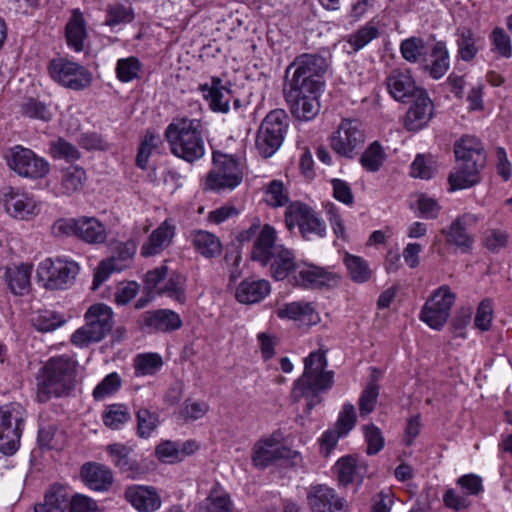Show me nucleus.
Returning a JSON list of instances; mask_svg holds the SVG:
<instances>
[{"instance_id":"30","label":"nucleus","mask_w":512,"mask_h":512,"mask_svg":"<svg viewBox=\"0 0 512 512\" xmlns=\"http://www.w3.org/2000/svg\"><path fill=\"white\" fill-rule=\"evenodd\" d=\"M430 61L426 58L421 65L424 73L432 79H441L450 68V57L446 43L436 41L430 48Z\"/></svg>"},{"instance_id":"44","label":"nucleus","mask_w":512,"mask_h":512,"mask_svg":"<svg viewBox=\"0 0 512 512\" xmlns=\"http://www.w3.org/2000/svg\"><path fill=\"white\" fill-rule=\"evenodd\" d=\"M131 419L127 406L123 404L108 405L102 413V420L106 427L118 430Z\"/></svg>"},{"instance_id":"49","label":"nucleus","mask_w":512,"mask_h":512,"mask_svg":"<svg viewBox=\"0 0 512 512\" xmlns=\"http://www.w3.org/2000/svg\"><path fill=\"white\" fill-rule=\"evenodd\" d=\"M21 113L32 119L48 122L52 118V112L42 101L29 97L22 101L20 105Z\"/></svg>"},{"instance_id":"57","label":"nucleus","mask_w":512,"mask_h":512,"mask_svg":"<svg viewBox=\"0 0 512 512\" xmlns=\"http://www.w3.org/2000/svg\"><path fill=\"white\" fill-rule=\"evenodd\" d=\"M449 313L441 309H436L425 303L421 312L420 319L430 328L440 330L449 318Z\"/></svg>"},{"instance_id":"15","label":"nucleus","mask_w":512,"mask_h":512,"mask_svg":"<svg viewBox=\"0 0 512 512\" xmlns=\"http://www.w3.org/2000/svg\"><path fill=\"white\" fill-rule=\"evenodd\" d=\"M365 142L362 124L357 119H344L331 137L330 145L338 155L352 158Z\"/></svg>"},{"instance_id":"45","label":"nucleus","mask_w":512,"mask_h":512,"mask_svg":"<svg viewBox=\"0 0 512 512\" xmlns=\"http://www.w3.org/2000/svg\"><path fill=\"white\" fill-rule=\"evenodd\" d=\"M380 35L378 26L374 21L367 22L364 26L360 27L357 31L350 34L347 43L353 48L355 52L360 51L372 40L377 39Z\"/></svg>"},{"instance_id":"55","label":"nucleus","mask_w":512,"mask_h":512,"mask_svg":"<svg viewBox=\"0 0 512 512\" xmlns=\"http://www.w3.org/2000/svg\"><path fill=\"white\" fill-rule=\"evenodd\" d=\"M122 385V379L118 373L112 372L108 374L93 390V398L96 401L104 400L105 398L115 394Z\"/></svg>"},{"instance_id":"63","label":"nucleus","mask_w":512,"mask_h":512,"mask_svg":"<svg viewBox=\"0 0 512 512\" xmlns=\"http://www.w3.org/2000/svg\"><path fill=\"white\" fill-rule=\"evenodd\" d=\"M133 18L131 9L121 4H114L107 8L105 23L109 26H116L122 23L131 22Z\"/></svg>"},{"instance_id":"4","label":"nucleus","mask_w":512,"mask_h":512,"mask_svg":"<svg viewBox=\"0 0 512 512\" xmlns=\"http://www.w3.org/2000/svg\"><path fill=\"white\" fill-rule=\"evenodd\" d=\"M456 167L449 174L451 190L473 187L480 181V171L486 165V153L480 139L465 135L454 144Z\"/></svg>"},{"instance_id":"39","label":"nucleus","mask_w":512,"mask_h":512,"mask_svg":"<svg viewBox=\"0 0 512 512\" xmlns=\"http://www.w3.org/2000/svg\"><path fill=\"white\" fill-rule=\"evenodd\" d=\"M66 323L63 314L43 309L36 311L31 317V325L39 332H52Z\"/></svg>"},{"instance_id":"5","label":"nucleus","mask_w":512,"mask_h":512,"mask_svg":"<svg viewBox=\"0 0 512 512\" xmlns=\"http://www.w3.org/2000/svg\"><path fill=\"white\" fill-rule=\"evenodd\" d=\"M77 362L67 355L50 358L37 376L36 399L46 403L67 396L75 387Z\"/></svg>"},{"instance_id":"26","label":"nucleus","mask_w":512,"mask_h":512,"mask_svg":"<svg viewBox=\"0 0 512 512\" xmlns=\"http://www.w3.org/2000/svg\"><path fill=\"white\" fill-rule=\"evenodd\" d=\"M404 117V127L408 131H418L424 128L432 118L433 102L427 91L423 95L414 98Z\"/></svg>"},{"instance_id":"29","label":"nucleus","mask_w":512,"mask_h":512,"mask_svg":"<svg viewBox=\"0 0 512 512\" xmlns=\"http://www.w3.org/2000/svg\"><path fill=\"white\" fill-rule=\"evenodd\" d=\"M203 97L209 102V107L214 112L227 113L231 100V90L222 84L218 77H212L211 84L199 85Z\"/></svg>"},{"instance_id":"53","label":"nucleus","mask_w":512,"mask_h":512,"mask_svg":"<svg viewBox=\"0 0 512 512\" xmlns=\"http://www.w3.org/2000/svg\"><path fill=\"white\" fill-rule=\"evenodd\" d=\"M50 154L55 159H63L67 162H74L81 158V153L77 147L63 138L51 142Z\"/></svg>"},{"instance_id":"13","label":"nucleus","mask_w":512,"mask_h":512,"mask_svg":"<svg viewBox=\"0 0 512 512\" xmlns=\"http://www.w3.org/2000/svg\"><path fill=\"white\" fill-rule=\"evenodd\" d=\"M285 224L290 231L297 226L302 237L306 239L312 234L318 237L326 235L325 222L310 206L298 201L286 207Z\"/></svg>"},{"instance_id":"33","label":"nucleus","mask_w":512,"mask_h":512,"mask_svg":"<svg viewBox=\"0 0 512 512\" xmlns=\"http://www.w3.org/2000/svg\"><path fill=\"white\" fill-rule=\"evenodd\" d=\"M86 179V171L80 166L71 165L62 168L59 171L58 193L65 196L77 193L82 190Z\"/></svg>"},{"instance_id":"52","label":"nucleus","mask_w":512,"mask_h":512,"mask_svg":"<svg viewBox=\"0 0 512 512\" xmlns=\"http://www.w3.org/2000/svg\"><path fill=\"white\" fill-rule=\"evenodd\" d=\"M163 365L162 358L156 353L139 354L134 360L137 376L153 375Z\"/></svg>"},{"instance_id":"35","label":"nucleus","mask_w":512,"mask_h":512,"mask_svg":"<svg viewBox=\"0 0 512 512\" xmlns=\"http://www.w3.org/2000/svg\"><path fill=\"white\" fill-rule=\"evenodd\" d=\"M189 239L194 249L207 259L215 258L221 254L222 244L219 238L205 230H193Z\"/></svg>"},{"instance_id":"20","label":"nucleus","mask_w":512,"mask_h":512,"mask_svg":"<svg viewBox=\"0 0 512 512\" xmlns=\"http://www.w3.org/2000/svg\"><path fill=\"white\" fill-rule=\"evenodd\" d=\"M389 95L398 102L410 103L426 90L417 85L409 69H394L385 79Z\"/></svg>"},{"instance_id":"48","label":"nucleus","mask_w":512,"mask_h":512,"mask_svg":"<svg viewBox=\"0 0 512 512\" xmlns=\"http://www.w3.org/2000/svg\"><path fill=\"white\" fill-rule=\"evenodd\" d=\"M141 70L142 63L134 56L119 59L115 69L118 80L123 83L139 78Z\"/></svg>"},{"instance_id":"37","label":"nucleus","mask_w":512,"mask_h":512,"mask_svg":"<svg viewBox=\"0 0 512 512\" xmlns=\"http://www.w3.org/2000/svg\"><path fill=\"white\" fill-rule=\"evenodd\" d=\"M65 36L68 46L75 52H81L84 49L87 31L83 15L80 12H74L67 22Z\"/></svg>"},{"instance_id":"32","label":"nucleus","mask_w":512,"mask_h":512,"mask_svg":"<svg viewBox=\"0 0 512 512\" xmlns=\"http://www.w3.org/2000/svg\"><path fill=\"white\" fill-rule=\"evenodd\" d=\"M271 292V285L265 279H244L236 289L235 297L242 304L261 302Z\"/></svg>"},{"instance_id":"1","label":"nucleus","mask_w":512,"mask_h":512,"mask_svg":"<svg viewBox=\"0 0 512 512\" xmlns=\"http://www.w3.org/2000/svg\"><path fill=\"white\" fill-rule=\"evenodd\" d=\"M327 68V59L314 53L298 55L287 66L283 93L295 118L310 121L318 115V98L324 86L322 77Z\"/></svg>"},{"instance_id":"3","label":"nucleus","mask_w":512,"mask_h":512,"mask_svg":"<svg viewBox=\"0 0 512 512\" xmlns=\"http://www.w3.org/2000/svg\"><path fill=\"white\" fill-rule=\"evenodd\" d=\"M276 240V229L265 224L254 241L251 259L263 267L269 266L270 275L274 280H289L299 262L291 250L282 244H276Z\"/></svg>"},{"instance_id":"10","label":"nucleus","mask_w":512,"mask_h":512,"mask_svg":"<svg viewBox=\"0 0 512 512\" xmlns=\"http://www.w3.org/2000/svg\"><path fill=\"white\" fill-rule=\"evenodd\" d=\"M26 410L19 403L0 407V452L13 455L19 448Z\"/></svg>"},{"instance_id":"51","label":"nucleus","mask_w":512,"mask_h":512,"mask_svg":"<svg viewBox=\"0 0 512 512\" xmlns=\"http://www.w3.org/2000/svg\"><path fill=\"white\" fill-rule=\"evenodd\" d=\"M386 158L385 152L379 142L375 141L368 146L360 158L362 166L370 172H376Z\"/></svg>"},{"instance_id":"59","label":"nucleus","mask_w":512,"mask_h":512,"mask_svg":"<svg viewBox=\"0 0 512 512\" xmlns=\"http://www.w3.org/2000/svg\"><path fill=\"white\" fill-rule=\"evenodd\" d=\"M455 301V295L451 292L448 286H441L436 290L433 295L426 301V304L444 310L450 314L451 307Z\"/></svg>"},{"instance_id":"14","label":"nucleus","mask_w":512,"mask_h":512,"mask_svg":"<svg viewBox=\"0 0 512 512\" xmlns=\"http://www.w3.org/2000/svg\"><path fill=\"white\" fill-rule=\"evenodd\" d=\"M48 72L55 82L76 91L87 88L92 82V75L84 66L62 57L49 62Z\"/></svg>"},{"instance_id":"42","label":"nucleus","mask_w":512,"mask_h":512,"mask_svg":"<svg viewBox=\"0 0 512 512\" xmlns=\"http://www.w3.org/2000/svg\"><path fill=\"white\" fill-rule=\"evenodd\" d=\"M343 261L348 271V275L353 282L362 284L370 280L372 270L365 259L360 256L346 253Z\"/></svg>"},{"instance_id":"19","label":"nucleus","mask_w":512,"mask_h":512,"mask_svg":"<svg viewBox=\"0 0 512 512\" xmlns=\"http://www.w3.org/2000/svg\"><path fill=\"white\" fill-rule=\"evenodd\" d=\"M480 220V215L470 212L459 215L447 228L442 230L447 244L454 246L461 253H469L474 244V236L469 233L468 229L475 226Z\"/></svg>"},{"instance_id":"61","label":"nucleus","mask_w":512,"mask_h":512,"mask_svg":"<svg viewBox=\"0 0 512 512\" xmlns=\"http://www.w3.org/2000/svg\"><path fill=\"white\" fill-rule=\"evenodd\" d=\"M356 420L357 418L354 405L351 403H345L339 413L334 427L340 431V434L346 436L354 428Z\"/></svg>"},{"instance_id":"11","label":"nucleus","mask_w":512,"mask_h":512,"mask_svg":"<svg viewBox=\"0 0 512 512\" xmlns=\"http://www.w3.org/2000/svg\"><path fill=\"white\" fill-rule=\"evenodd\" d=\"M80 271L77 262L63 258H47L38 268V276L45 281V287L51 290L66 289L71 286Z\"/></svg>"},{"instance_id":"43","label":"nucleus","mask_w":512,"mask_h":512,"mask_svg":"<svg viewBox=\"0 0 512 512\" xmlns=\"http://www.w3.org/2000/svg\"><path fill=\"white\" fill-rule=\"evenodd\" d=\"M457 57L465 62L473 60L479 49L476 46L474 32L469 28H462L457 31Z\"/></svg>"},{"instance_id":"47","label":"nucleus","mask_w":512,"mask_h":512,"mask_svg":"<svg viewBox=\"0 0 512 512\" xmlns=\"http://www.w3.org/2000/svg\"><path fill=\"white\" fill-rule=\"evenodd\" d=\"M70 500L67 487L61 484L52 485L44 495L46 505L52 507L55 512H65L69 507Z\"/></svg>"},{"instance_id":"21","label":"nucleus","mask_w":512,"mask_h":512,"mask_svg":"<svg viewBox=\"0 0 512 512\" xmlns=\"http://www.w3.org/2000/svg\"><path fill=\"white\" fill-rule=\"evenodd\" d=\"M306 499L311 512H348L347 501L325 484L311 486Z\"/></svg>"},{"instance_id":"7","label":"nucleus","mask_w":512,"mask_h":512,"mask_svg":"<svg viewBox=\"0 0 512 512\" xmlns=\"http://www.w3.org/2000/svg\"><path fill=\"white\" fill-rule=\"evenodd\" d=\"M113 315L112 308L104 303L91 305L84 315L85 325L71 336L72 344L87 347L91 343L103 340L113 328Z\"/></svg>"},{"instance_id":"28","label":"nucleus","mask_w":512,"mask_h":512,"mask_svg":"<svg viewBox=\"0 0 512 512\" xmlns=\"http://www.w3.org/2000/svg\"><path fill=\"white\" fill-rule=\"evenodd\" d=\"M176 233V227L171 219H166L152 233L141 247V255L150 257L160 254L171 243Z\"/></svg>"},{"instance_id":"41","label":"nucleus","mask_w":512,"mask_h":512,"mask_svg":"<svg viewBox=\"0 0 512 512\" xmlns=\"http://www.w3.org/2000/svg\"><path fill=\"white\" fill-rule=\"evenodd\" d=\"M232 501L227 492L219 483H215L209 491L207 498L201 503L205 512H230Z\"/></svg>"},{"instance_id":"17","label":"nucleus","mask_w":512,"mask_h":512,"mask_svg":"<svg viewBox=\"0 0 512 512\" xmlns=\"http://www.w3.org/2000/svg\"><path fill=\"white\" fill-rule=\"evenodd\" d=\"M136 250L137 246L133 240L118 243L112 255L99 263L92 288L97 289L112 273L129 268L133 263Z\"/></svg>"},{"instance_id":"31","label":"nucleus","mask_w":512,"mask_h":512,"mask_svg":"<svg viewBox=\"0 0 512 512\" xmlns=\"http://www.w3.org/2000/svg\"><path fill=\"white\" fill-rule=\"evenodd\" d=\"M84 484L94 491H107L113 484V473L100 463H85L81 468Z\"/></svg>"},{"instance_id":"50","label":"nucleus","mask_w":512,"mask_h":512,"mask_svg":"<svg viewBox=\"0 0 512 512\" xmlns=\"http://www.w3.org/2000/svg\"><path fill=\"white\" fill-rule=\"evenodd\" d=\"M137 434L141 438H149L160 424L157 412H152L147 408H140L136 413Z\"/></svg>"},{"instance_id":"34","label":"nucleus","mask_w":512,"mask_h":512,"mask_svg":"<svg viewBox=\"0 0 512 512\" xmlns=\"http://www.w3.org/2000/svg\"><path fill=\"white\" fill-rule=\"evenodd\" d=\"M31 272L32 266L30 264L14 265L6 268L5 281L13 294L23 296L29 292Z\"/></svg>"},{"instance_id":"27","label":"nucleus","mask_w":512,"mask_h":512,"mask_svg":"<svg viewBox=\"0 0 512 512\" xmlns=\"http://www.w3.org/2000/svg\"><path fill=\"white\" fill-rule=\"evenodd\" d=\"M276 314L280 319L298 321L307 326L316 325L321 320L314 304L307 301L285 303L277 309Z\"/></svg>"},{"instance_id":"60","label":"nucleus","mask_w":512,"mask_h":512,"mask_svg":"<svg viewBox=\"0 0 512 512\" xmlns=\"http://www.w3.org/2000/svg\"><path fill=\"white\" fill-rule=\"evenodd\" d=\"M363 430L367 443V454L376 455L384 447V437L381 430L374 424L364 426Z\"/></svg>"},{"instance_id":"46","label":"nucleus","mask_w":512,"mask_h":512,"mask_svg":"<svg viewBox=\"0 0 512 512\" xmlns=\"http://www.w3.org/2000/svg\"><path fill=\"white\" fill-rule=\"evenodd\" d=\"M159 294L183 304L186 302V277L180 273H172L165 285L158 289Z\"/></svg>"},{"instance_id":"56","label":"nucleus","mask_w":512,"mask_h":512,"mask_svg":"<svg viewBox=\"0 0 512 512\" xmlns=\"http://www.w3.org/2000/svg\"><path fill=\"white\" fill-rule=\"evenodd\" d=\"M492 44V50L501 57L509 59L512 57V42L510 36L501 27H496L489 35Z\"/></svg>"},{"instance_id":"2","label":"nucleus","mask_w":512,"mask_h":512,"mask_svg":"<svg viewBox=\"0 0 512 512\" xmlns=\"http://www.w3.org/2000/svg\"><path fill=\"white\" fill-rule=\"evenodd\" d=\"M327 366L326 351H313L304 359V371L294 382L291 398L294 402L305 399L308 413L322 401L321 394L334 384V371L327 370Z\"/></svg>"},{"instance_id":"22","label":"nucleus","mask_w":512,"mask_h":512,"mask_svg":"<svg viewBox=\"0 0 512 512\" xmlns=\"http://www.w3.org/2000/svg\"><path fill=\"white\" fill-rule=\"evenodd\" d=\"M2 201L6 212L17 219H29L39 212L38 204L31 194L13 187L4 189Z\"/></svg>"},{"instance_id":"8","label":"nucleus","mask_w":512,"mask_h":512,"mask_svg":"<svg viewBox=\"0 0 512 512\" xmlns=\"http://www.w3.org/2000/svg\"><path fill=\"white\" fill-rule=\"evenodd\" d=\"M288 128V116L282 109L270 111L263 119L256 135V148L269 158L281 147Z\"/></svg>"},{"instance_id":"23","label":"nucleus","mask_w":512,"mask_h":512,"mask_svg":"<svg viewBox=\"0 0 512 512\" xmlns=\"http://www.w3.org/2000/svg\"><path fill=\"white\" fill-rule=\"evenodd\" d=\"M140 328L147 333H170L182 327L178 313L170 309L145 311L138 320Z\"/></svg>"},{"instance_id":"25","label":"nucleus","mask_w":512,"mask_h":512,"mask_svg":"<svg viewBox=\"0 0 512 512\" xmlns=\"http://www.w3.org/2000/svg\"><path fill=\"white\" fill-rule=\"evenodd\" d=\"M124 497L139 512H155L162 504L161 496L153 486H128L125 489Z\"/></svg>"},{"instance_id":"9","label":"nucleus","mask_w":512,"mask_h":512,"mask_svg":"<svg viewBox=\"0 0 512 512\" xmlns=\"http://www.w3.org/2000/svg\"><path fill=\"white\" fill-rule=\"evenodd\" d=\"M52 233L57 237L75 236L88 244H102L107 232L95 217L61 218L52 225Z\"/></svg>"},{"instance_id":"54","label":"nucleus","mask_w":512,"mask_h":512,"mask_svg":"<svg viewBox=\"0 0 512 512\" xmlns=\"http://www.w3.org/2000/svg\"><path fill=\"white\" fill-rule=\"evenodd\" d=\"M265 202L272 207H283L289 202V192L280 180H272L265 190Z\"/></svg>"},{"instance_id":"12","label":"nucleus","mask_w":512,"mask_h":512,"mask_svg":"<svg viewBox=\"0 0 512 512\" xmlns=\"http://www.w3.org/2000/svg\"><path fill=\"white\" fill-rule=\"evenodd\" d=\"M283 434L274 431L260 438L252 447L251 460L258 469H266L281 459H295L298 453L282 445Z\"/></svg>"},{"instance_id":"62","label":"nucleus","mask_w":512,"mask_h":512,"mask_svg":"<svg viewBox=\"0 0 512 512\" xmlns=\"http://www.w3.org/2000/svg\"><path fill=\"white\" fill-rule=\"evenodd\" d=\"M493 318V301L489 298L483 299L475 315V326L481 331H488Z\"/></svg>"},{"instance_id":"24","label":"nucleus","mask_w":512,"mask_h":512,"mask_svg":"<svg viewBox=\"0 0 512 512\" xmlns=\"http://www.w3.org/2000/svg\"><path fill=\"white\" fill-rule=\"evenodd\" d=\"M243 179L239 163L232 156H224L217 171L209 172L207 186L212 190L234 189Z\"/></svg>"},{"instance_id":"36","label":"nucleus","mask_w":512,"mask_h":512,"mask_svg":"<svg viewBox=\"0 0 512 512\" xmlns=\"http://www.w3.org/2000/svg\"><path fill=\"white\" fill-rule=\"evenodd\" d=\"M107 451L112 458V462L128 478H136L139 474V466L136 460L130 457V449L122 444H111Z\"/></svg>"},{"instance_id":"6","label":"nucleus","mask_w":512,"mask_h":512,"mask_svg":"<svg viewBox=\"0 0 512 512\" xmlns=\"http://www.w3.org/2000/svg\"><path fill=\"white\" fill-rule=\"evenodd\" d=\"M164 136L171 153L189 163L205 154L203 124L199 119L176 117L166 127Z\"/></svg>"},{"instance_id":"40","label":"nucleus","mask_w":512,"mask_h":512,"mask_svg":"<svg viewBox=\"0 0 512 512\" xmlns=\"http://www.w3.org/2000/svg\"><path fill=\"white\" fill-rule=\"evenodd\" d=\"M335 469L338 481L342 486H347L353 482H357L360 485L363 481L364 475L361 472V468L351 456L340 458L335 465Z\"/></svg>"},{"instance_id":"16","label":"nucleus","mask_w":512,"mask_h":512,"mask_svg":"<svg viewBox=\"0 0 512 512\" xmlns=\"http://www.w3.org/2000/svg\"><path fill=\"white\" fill-rule=\"evenodd\" d=\"M7 165L19 176L42 178L50 170L49 163L38 157L32 150L20 145L14 146L6 154Z\"/></svg>"},{"instance_id":"64","label":"nucleus","mask_w":512,"mask_h":512,"mask_svg":"<svg viewBox=\"0 0 512 512\" xmlns=\"http://www.w3.org/2000/svg\"><path fill=\"white\" fill-rule=\"evenodd\" d=\"M159 138L154 134H147L141 142L138 153L136 155V165L140 169H146L148 159L152 151L157 147Z\"/></svg>"},{"instance_id":"38","label":"nucleus","mask_w":512,"mask_h":512,"mask_svg":"<svg viewBox=\"0 0 512 512\" xmlns=\"http://www.w3.org/2000/svg\"><path fill=\"white\" fill-rule=\"evenodd\" d=\"M399 50L404 60L412 64H420V66L428 55L426 42L419 36H411L402 40Z\"/></svg>"},{"instance_id":"58","label":"nucleus","mask_w":512,"mask_h":512,"mask_svg":"<svg viewBox=\"0 0 512 512\" xmlns=\"http://www.w3.org/2000/svg\"><path fill=\"white\" fill-rule=\"evenodd\" d=\"M379 395V386L375 381L369 382L359 398V411L361 416L369 415L375 409Z\"/></svg>"},{"instance_id":"18","label":"nucleus","mask_w":512,"mask_h":512,"mask_svg":"<svg viewBox=\"0 0 512 512\" xmlns=\"http://www.w3.org/2000/svg\"><path fill=\"white\" fill-rule=\"evenodd\" d=\"M336 273L314 264L299 262L296 271L289 278V283L294 287L303 289H321L338 283Z\"/></svg>"}]
</instances>
